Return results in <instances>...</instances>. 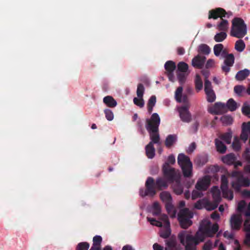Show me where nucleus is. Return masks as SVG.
<instances>
[{"instance_id": "obj_1", "label": "nucleus", "mask_w": 250, "mask_h": 250, "mask_svg": "<svg viewBox=\"0 0 250 250\" xmlns=\"http://www.w3.org/2000/svg\"><path fill=\"white\" fill-rule=\"evenodd\" d=\"M202 232L197 231L195 236L187 230H182L178 234V239L181 244L185 246V250H196L197 246L200 242L205 240V234L204 232V228Z\"/></svg>"}, {"instance_id": "obj_2", "label": "nucleus", "mask_w": 250, "mask_h": 250, "mask_svg": "<svg viewBox=\"0 0 250 250\" xmlns=\"http://www.w3.org/2000/svg\"><path fill=\"white\" fill-rule=\"evenodd\" d=\"M167 183L169 182L166 178L165 180L163 178L159 177L157 178L155 181L152 177H148L145 183L146 189L141 188L139 194L142 197L146 196L153 197L156 194V189L162 190L167 188Z\"/></svg>"}, {"instance_id": "obj_3", "label": "nucleus", "mask_w": 250, "mask_h": 250, "mask_svg": "<svg viewBox=\"0 0 250 250\" xmlns=\"http://www.w3.org/2000/svg\"><path fill=\"white\" fill-rule=\"evenodd\" d=\"M160 124V118L159 115L153 113L149 119H146V128L149 133L150 139L152 145L154 144L161 145L160 135L158 133L159 126Z\"/></svg>"}, {"instance_id": "obj_4", "label": "nucleus", "mask_w": 250, "mask_h": 250, "mask_svg": "<svg viewBox=\"0 0 250 250\" xmlns=\"http://www.w3.org/2000/svg\"><path fill=\"white\" fill-rule=\"evenodd\" d=\"M175 163V158L173 155H170L167 158V162L163 166L162 171L164 176L169 180L173 181L178 180L179 178L180 172L178 170L170 167L169 164H174Z\"/></svg>"}, {"instance_id": "obj_5", "label": "nucleus", "mask_w": 250, "mask_h": 250, "mask_svg": "<svg viewBox=\"0 0 250 250\" xmlns=\"http://www.w3.org/2000/svg\"><path fill=\"white\" fill-rule=\"evenodd\" d=\"M247 25L240 18H234L232 21L230 35L237 38H242L247 34Z\"/></svg>"}, {"instance_id": "obj_6", "label": "nucleus", "mask_w": 250, "mask_h": 250, "mask_svg": "<svg viewBox=\"0 0 250 250\" xmlns=\"http://www.w3.org/2000/svg\"><path fill=\"white\" fill-rule=\"evenodd\" d=\"M177 162L181 168L183 176L186 178L191 177L193 175L192 164L189 158L184 154H179Z\"/></svg>"}, {"instance_id": "obj_7", "label": "nucleus", "mask_w": 250, "mask_h": 250, "mask_svg": "<svg viewBox=\"0 0 250 250\" xmlns=\"http://www.w3.org/2000/svg\"><path fill=\"white\" fill-rule=\"evenodd\" d=\"M193 217V213L188 208L180 210L178 214V220L181 227L183 229H188L192 224L190 220Z\"/></svg>"}, {"instance_id": "obj_8", "label": "nucleus", "mask_w": 250, "mask_h": 250, "mask_svg": "<svg viewBox=\"0 0 250 250\" xmlns=\"http://www.w3.org/2000/svg\"><path fill=\"white\" fill-rule=\"evenodd\" d=\"M233 15L230 11L226 12L222 8H216L209 11L208 19H217L218 18H229Z\"/></svg>"}, {"instance_id": "obj_9", "label": "nucleus", "mask_w": 250, "mask_h": 250, "mask_svg": "<svg viewBox=\"0 0 250 250\" xmlns=\"http://www.w3.org/2000/svg\"><path fill=\"white\" fill-rule=\"evenodd\" d=\"M189 105H185L179 107L178 111L181 120L185 123H189L191 121V115L189 111Z\"/></svg>"}, {"instance_id": "obj_10", "label": "nucleus", "mask_w": 250, "mask_h": 250, "mask_svg": "<svg viewBox=\"0 0 250 250\" xmlns=\"http://www.w3.org/2000/svg\"><path fill=\"white\" fill-rule=\"evenodd\" d=\"M242 218L241 214H233L231 215L229 224L232 230H238L240 229L242 224Z\"/></svg>"}, {"instance_id": "obj_11", "label": "nucleus", "mask_w": 250, "mask_h": 250, "mask_svg": "<svg viewBox=\"0 0 250 250\" xmlns=\"http://www.w3.org/2000/svg\"><path fill=\"white\" fill-rule=\"evenodd\" d=\"M211 192L214 203H212L211 207L208 208L209 210L215 209L221 200V192L217 187L214 186L211 189Z\"/></svg>"}, {"instance_id": "obj_12", "label": "nucleus", "mask_w": 250, "mask_h": 250, "mask_svg": "<svg viewBox=\"0 0 250 250\" xmlns=\"http://www.w3.org/2000/svg\"><path fill=\"white\" fill-rule=\"evenodd\" d=\"M160 219L163 221L164 225L166 226L165 229L161 231L160 236L163 238H167L171 234L170 223L168 216L166 214H163L161 216Z\"/></svg>"}, {"instance_id": "obj_13", "label": "nucleus", "mask_w": 250, "mask_h": 250, "mask_svg": "<svg viewBox=\"0 0 250 250\" xmlns=\"http://www.w3.org/2000/svg\"><path fill=\"white\" fill-rule=\"evenodd\" d=\"M224 59V63L222 65L221 68L222 71L226 74L230 71L231 67L234 63V56L233 54H229L227 57Z\"/></svg>"}, {"instance_id": "obj_14", "label": "nucleus", "mask_w": 250, "mask_h": 250, "mask_svg": "<svg viewBox=\"0 0 250 250\" xmlns=\"http://www.w3.org/2000/svg\"><path fill=\"white\" fill-rule=\"evenodd\" d=\"M210 183V179L208 176L199 179L195 185V188L198 190L206 191Z\"/></svg>"}, {"instance_id": "obj_15", "label": "nucleus", "mask_w": 250, "mask_h": 250, "mask_svg": "<svg viewBox=\"0 0 250 250\" xmlns=\"http://www.w3.org/2000/svg\"><path fill=\"white\" fill-rule=\"evenodd\" d=\"M227 111L226 105L225 104L218 102L214 104L210 112L215 115H220L225 113Z\"/></svg>"}, {"instance_id": "obj_16", "label": "nucleus", "mask_w": 250, "mask_h": 250, "mask_svg": "<svg viewBox=\"0 0 250 250\" xmlns=\"http://www.w3.org/2000/svg\"><path fill=\"white\" fill-rule=\"evenodd\" d=\"M165 242L167 246L165 250H182L181 247L177 244L175 238H169Z\"/></svg>"}, {"instance_id": "obj_17", "label": "nucleus", "mask_w": 250, "mask_h": 250, "mask_svg": "<svg viewBox=\"0 0 250 250\" xmlns=\"http://www.w3.org/2000/svg\"><path fill=\"white\" fill-rule=\"evenodd\" d=\"M206 60V57L198 55L192 60V65L195 68L201 69L203 68Z\"/></svg>"}, {"instance_id": "obj_18", "label": "nucleus", "mask_w": 250, "mask_h": 250, "mask_svg": "<svg viewBox=\"0 0 250 250\" xmlns=\"http://www.w3.org/2000/svg\"><path fill=\"white\" fill-rule=\"evenodd\" d=\"M204 232L206 236L212 237L218 230L219 226L217 223L214 224L211 227L206 225L204 227Z\"/></svg>"}, {"instance_id": "obj_19", "label": "nucleus", "mask_w": 250, "mask_h": 250, "mask_svg": "<svg viewBox=\"0 0 250 250\" xmlns=\"http://www.w3.org/2000/svg\"><path fill=\"white\" fill-rule=\"evenodd\" d=\"M167 181L169 183H172L174 182H175V184H174L173 186V189L174 192L177 195H181L183 192V187L181 184V174L179 173V178L178 180H174L173 181L169 180L168 179H167Z\"/></svg>"}, {"instance_id": "obj_20", "label": "nucleus", "mask_w": 250, "mask_h": 250, "mask_svg": "<svg viewBox=\"0 0 250 250\" xmlns=\"http://www.w3.org/2000/svg\"><path fill=\"white\" fill-rule=\"evenodd\" d=\"M212 203L208 201L205 199H200L198 200L194 205V208L201 209L205 208L207 209L210 210L208 208L211 207Z\"/></svg>"}, {"instance_id": "obj_21", "label": "nucleus", "mask_w": 250, "mask_h": 250, "mask_svg": "<svg viewBox=\"0 0 250 250\" xmlns=\"http://www.w3.org/2000/svg\"><path fill=\"white\" fill-rule=\"evenodd\" d=\"M234 176H238L237 180L241 187H249L250 184L249 179L244 178L239 172L235 171L232 173Z\"/></svg>"}, {"instance_id": "obj_22", "label": "nucleus", "mask_w": 250, "mask_h": 250, "mask_svg": "<svg viewBox=\"0 0 250 250\" xmlns=\"http://www.w3.org/2000/svg\"><path fill=\"white\" fill-rule=\"evenodd\" d=\"M236 159V157L233 153L228 154L223 156L222 158V160L223 163L230 166L232 165Z\"/></svg>"}, {"instance_id": "obj_23", "label": "nucleus", "mask_w": 250, "mask_h": 250, "mask_svg": "<svg viewBox=\"0 0 250 250\" xmlns=\"http://www.w3.org/2000/svg\"><path fill=\"white\" fill-rule=\"evenodd\" d=\"M220 19L221 21L217 24L216 29L219 31L225 32L228 29L229 23L228 20L224 18H220Z\"/></svg>"}, {"instance_id": "obj_24", "label": "nucleus", "mask_w": 250, "mask_h": 250, "mask_svg": "<svg viewBox=\"0 0 250 250\" xmlns=\"http://www.w3.org/2000/svg\"><path fill=\"white\" fill-rule=\"evenodd\" d=\"M146 153L147 157L149 159L153 158L155 156V149L153 145L151 143H149L146 146Z\"/></svg>"}, {"instance_id": "obj_25", "label": "nucleus", "mask_w": 250, "mask_h": 250, "mask_svg": "<svg viewBox=\"0 0 250 250\" xmlns=\"http://www.w3.org/2000/svg\"><path fill=\"white\" fill-rule=\"evenodd\" d=\"M103 102L109 107H115L117 104V102L110 96H107L104 98Z\"/></svg>"}, {"instance_id": "obj_26", "label": "nucleus", "mask_w": 250, "mask_h": 250, "mask_svg": "<svg viewBox=\"0 0 250 250\" xmlns=\"http://www.w3.org/2000/svg\"><path fill=\"white\" fill-rule=\"evenodd\" d=\"M250 71L247 69L240 70L237 73L235 78L237 80L242 81L245 79L250 75Z\"/></svg>"}, {"instance_id": "obj_27", "label": "nucleus", "mask_w": 250, "mask_h": 250, "mask_svg": "<svg viewBox=\"0 0 250 250\" xmlns=\"http://www.w3.org/2000/svg\"><path fill=\"white\" fill-rule=\"evenodd\" d=\"M215 143L217 150L220 153L223 154L226 152L227 147L223 142L218 139L215 140Z\"/></svg>"}, {"instance_id": "obj_28", "label": "nucleus", "mask_w": 250, "mask_h": 250, "mask_svg": "<svg viewBox=\"0 0 250 250\" xmlns=\"http://www.w3.org/2000/svg\"><path fill=\"white\" fill-rule=\"evenodd\" d=\"M177 137L175 135H168L166 138L165 141L166 146L169 148L176 141Z\"/></svg>"}, {"instance_id": "obj_29", "label": "nucleus", "mask_w": 250, "mask_h": 250, "mask_svg": "<svg viewBox=\"0 0 250 250\" xmlns=\"http://www.w3.org/2000/svg\"><path fill=\"white\" fill-rule=\"evenodd\" d=\"M156 103V98L154 95L151 96L148 100L147 103V111L149 114H151L153 110V108Z\"/></svg>"}, {"instance_id": "obj_30", "label": "nucleus", "mask_w": 250, "mask_h": 250, "mask_svg": "<svg viewBox=\"0 0 250 250\" xmlns=\"http://www.w3.org/2000/svg\"><path fill=\"white\" fill-rule=\"evenodd\" d=\"M165 68L167 73L173 72L176 69V64L172 61H168L165 64Z\"/></svg>"}, {"instance_id": "obj_31", "label": "nucleus", "mask_w": 250, "mask_h": 250, "mask_svg": "<svg viewBox=\"0 0 250 250\" xmlns=\"http://www.w3.org/2000/svg\"><path fill=\"white\" fill-rule=\"evenodd\" d=\"M188 64L184 62H180L177 64V70L176 72L188 73Z\"/></svg>"}, {"instance_id": "obj_32", "label": "nucleus", "mask_w": 250, "mask_h": 250, "mask_svg": "<svg viewBox=\"0 0 250 250\" xmlns=\"http://www.w3.org/2000/svg\"><path fill=\"white\" fill-rule=\"evenodd\" d=\"M160 198L161 199V200L164 202L167 203L170 201H172V197L168 191H162L160 194Z\"/></svg>"}, {"instance_id": "obj_33", "label": "nucleus", "mask_w": 250, "mask_h": 250, "mask_svg": "<svg viewBox=\"0 0 250 250\" xmlns=\"http://www.w3.org/2000/svg\"><path fill=\"white\" fill-rule=\"evenodd\" d=\"M102 238L100 235H96L93 238V244L91 247L94 248H98L101 249V243L102 242Z\"/></svg>"}, {"instance_id": "obj_34", "label": "nucleus", "mask_w": 250, "mask_h": 250, "mask_svg": "<svg viewBox=\"0 0 250 250\" xmlns=\"http://www.w3.org/2000/svg\"><path fill=\"white\" fill-rule=\"evenodd\" d=\"M189 73H183L176 72L177 79L181 85H183L186 82L187 77Z\"/></svg>"}, {"instance_id": "obj_35", "label": "nucleus", "mask_w": 250, "mask_h": 250, "mask_svg": "<svg viewBox=\"0 0 250 250\" xmlns=\"http://www.w3.org/2000/svg\"><path fill=\"white\" fill-rule=\"evenodd\" d=\"M227 109L228 108L230 111H233L237 109V103L232 98L229 99L227 103Z\"/></svg>"}, {"instance_id": "obj_36", "label": "nucleus", "mask_w": 250, "mask_h": 250, "mask_svg": "<svg viewBox=\"0 0 250 250\" xmlns=\"http://www.w3.org/2000/svg\"><path fill=\"white\" fill-rule=\"evenodd\" d=\"M210 51L209 47L206 44H201L199 46L198 52L205 55H208Z\"/></svg>"}, {"instance_id": "obj_37", "label": "nucleus", "mask_w": 250, "mask_h": 250, "mask_svg": "<svg viewBox=\"0 0 250 250\" xmlns=\"http://www.w3.org/2000/svg\"><path fill=\"white\" fill-rule=\"evenodd\" d=\"M245 43L242 40H239L236 42L235 49L238 52H242L245 48Z\"/></svg>"}, {"instance_id": "obj_38", "label": "nucleus", "mask_w": 250, "mask_h": 250, "mask_svg": "<svg viewBox=\"0 0 250 250\" xmlns=\"http://www.w3.org/2000/svg\"><path fill=\"white\" fill-rule=\"evenodd\" d=\"M195 88L198 91L201 90L203 88V82L200 76L198 74H196L195 76Z\"/></svg>"}, {"instance_id": "obj_39", "label": "nucleus", "mask_w": 250, "mask_h": 250, "mask_svg": "<svg viewBox=\"0 0 250 250\" xmlns=\"http://www.w3.org/2000/svg\"><path fill=\"white\" fill-rule=\"evenodd\" d=\"M227 35L225 32L221 31L217 33L214 37V40L216 42H222L227 38Z\"/></svg>"}, {"instance_id": "obj_40", "label": "nucleus", "mask_w": 250, "mask_h": 250, "mask_svg": "<svg viewBox=\"0 0 250 250\" xmlns=\"http://www.w3.org/2000/svg\"><path fill=\"white\" fill-rule=\"evenodd\" d=\"M183 88L182 86L178 87L175 92V98L178 103L182 102V92Z\"/></svg>"}, {"instance_id": "obj_41", "label": "nucleus", "mask_w": 250, "mask_h": 250, "mask_svg": "<svg viewBox=\"0 0 250 250\" xmlns=\"http://www.w3.org/2000/svg\"><path fill=\"white\" fill-rule=\"evenodd\" d=\"M161 208L159 204L156 202L152 205V214L153 215L158 216L161 214Z\"/></svg>"}, {"instance_id": "obj_42", "label": "nucleus", "mask_w": 250, "mask_h": 250, "mask_svg": "<svg viewBox=\"0 0 250 250\" xmlns=\"http://www.w3.org/2000/svg\"><path fill=\"white\" fill-rule=\"evenodd\" d=\"M223 197L225 198L231 200L233 198V193L231 190L229 189L228 188H226V190H222Z\"/></svg>"}, {"instance_id": "obj_43", "label": "nucleus", "mask_w": 250, "mask_h": 250, "mask_svg": "<svg viewBox=\"0 0 250 250\" xmlns=\"http://www.w3.org/2000/svg\"><path fill=\"white\" fill-rule=\"evenodd\" d=\"M220 120L223 124L226 125H231L233 122L232 117L229 115L223 116L221 118Z\"/></svg>"}, {"instance_id": "obj_44", "label": "nucleus", "mask_w": 250, "mask_h": 250, "mask_svg": "<svg viewBox=\"0 0 250 250\" xmlns=\"http://www.w3.org/2000/svg\"><path fill=\"white\" fill-rule=\"evenodd\" d=\"M89 244L87 242H82L78 243L76 247V250H88Z\"/></svg>"}, {"instance_id": "obj_45", "label": "nucleus", "mask_w": 250, "mask_h": 250, "mask_svg": "<svg viewBox=\"0 0 250 250\" xmlns=\"http://www.w3.org/2000/svg\"><path fill=\"white\" fill-rule=\"evenodd\" d=\"M208 161V156L206 155L197 157L196 162L199 166H203Z\"/></svg>"}, {"instance_id": "obj_46", "label": "nucleus", "mask_w": 250, "mask_h": 250, "mask_svg": "<svg viewBox=\"0 0 250 250\" xmlns=\"http://www.w3.org/2000/svg\"><path fill=\"white\" fill-rule=\"evenodd\" d=\"M232 135L231 132H226L220 136L221 139L225 141L227 144H229L231 143Z\"/></svg>"}, {"instance_id": "obj_47", "label": "nucleus", "mask_w": 250, "mask_h": 250, "mask_svg": "<svg viewBox=\"0 0 250 250\" xmlns=\"http://www.w3.org/2000/svg\"><path fill=\"white\" fill-rule=\"evenodd\" d=\"M224 48V46L222 44L219 43L215 44L213 47V51L214 55L216 56H219L222 52Z\"/></svg>"}, {"instance_id": "obj_48", "label": "nucleus", "mask_w": 250, "mask_h": 250, "mask_svg": "<svg viewBox=\"0 0 250 250\" xmlns=\"http://www.w3.org/2000/svg\"><path fill=\"white\" fill-rule=\"evenodd\" d=\"M207 95V101L209 103H212L216 99V95L214 91H207L205 92Z\"/></svg>"}, {"instance_id": "obj_49", "label": "nucleus", "mask_w": 250, "mask_h": 250, "mask_svg": "<svg viewBox=\"0 0 250 250\" xmlns=\"http://www.w3.org/2000/svg\"><path fill=\"white\" fill-rule=\"evenodd\" d=\"M226 188H228V178L225 175H222L221 176V190H226Z\"/></svg>"}, {"instance_id": "obj_50", "label": "nucleus", "mask_w": 250, "mask_h": 250, "mask_svg": "<svg viewBox=\"0 0 250 250\" xmlns=\"http://www.w3.org/2000/svg\"><path fill=\"white\" fill-rule=\"evenodd\" d=\"M246 207V203L244 200H241L240 201L237 206V210L239 213V214H241L244 211Z\"/></svg>"}, {"instance_id": "obj_51", "label": "nucleus", "mask_w": 250, "mask_h": 250, "mask_svg": "<svg viewBox=\"0 0 250 250\" xmlns=\"http://www.w3.org/2000/svg\"><path fill=\"white\" fill-rule=\"evenodd\" d=\"M145 88L143 84L139 83L137 85V95L139 98H143Z\"/></svg>"}, {"instance_id": "obj_52", "label": "nucleus", "mask_w": 250, "mask_h": 250, "mask_svg": "<svg viewBox=\"0 0 250 250\" xmlns=\"http://www.w3.org/2000/svg\"><path fill=\"white\" fill-rule=\"evenodd\" d=\"M104 113L105 114V118L108 121H111L113 120L114 114L110 109L108 108L104 109Z\"/></svg>"}, {"instance_id": "obj_53", "label": "nucleus", "mask_w": 250, "mask_h": 250, "mask_svg": "<svg viewBox=\"0 0 250 250\" xmlns=\"http://www.w3.org/2000/svg\"><path fill=\"white\" fill-rule=\"evenodd\" d=\"M202 190H198L196 189L192 191L191 198L192 200H195L198 198H200L203 196Z\"/></svg>"}, {"instance_id": "obj_54", "label": "nucleus", "mask_w": 250, "mask_h": 250, "mask_svg": "<svg viewBox=\"0 0 250 250\" xmlns=\"http://www.w3.org/2000/svg\"><path fill=\"white\" fill-rule=\"evenodd\" d=\"M147 221L150 222V223L153 226H155L159 227H161L162 226V223L159 221H157L155 219L147 217Z\"/></svg>"}, {"instance_id": "obj_55", "label": "nucleus", "mask_w": 250, "mask_h": 250, "mask_svg": "<svg viewBox=\"0 0 250 250\" xmlns=\"http://www.w3.org/2000/svg\"><path fill=\"white\" fill-rule=\"evenodd\" d=\"M242 113L248 116L250 113V106L247 103L244 104L242 107Z\"/></svg>"}, {"instance_id": "obj_56", "label": "nucleus", "mask_w": 250, "mask_h": 250, "mask_svg": "<svg viewBox=\"0 0 250 250\" xmlns=\"http://www.w3.org/2000/svg\"><path fill=\"white\" fill-rule=\"evenodd\" d=\"M133 102L135 104L139 106L140 107H143L144 106V101L143 98H137L135 97L133 99Z\"/></svg>"}, {"instance_id": "obj_57", "label": "nucleus", "mask_w": 250, "mask_h": 250, "mask_svg": "<svg viewBox=\"0 0 250 250\" xmlns=\"http://www.w3.org/2000/svg\"><path fill=\"white\" fill-rule=\"evenodd\" d=\"M233 149L235 151H239L241 148V145L239 141L235 138L232 144Z\"/></svg>"}, {"instance_id": "obj_58", "label": "nucleus", "mask_w": 250, "mask_h": 250, "mask_svg": "<svg viewBox=\"0 0 250 250\" xmlns=\"http://www.w3.org/2000/svg\"><path fill=\"white\" fill-rule=\"evenodd\" d=\"M211 82L208 80H205V92L213 91Z\"/></svg>"}, {"instance_id": "obj_59", "label": "nucleus", "mask_w": 250, "mask_h": 250, "mask_svg": "<svg viewBox=\"0 0 250 250\" xmlns=\"http://www.w3.org/2000/svg\"><path fill=\"white\" fill-rule=\"evenodd\" d=\"M245 89V87L240 85H237L234 86V91L235 93L238 95H241L243 91Z\"/></svg>"}, {"instance_id": "obj_60", "label": "nucleus", "mask_w": 250, "mask_h": 250, "mask_svg": "<svg viewBox=\"0 0 250 250\" xmlns=\"http://www.w3.org/2000/svg\"><path fill=\"white\" fill-rule=\"evenodd\" d=\"M244 244L248 247H250V233H246Z\"/></svg>"}, {"instance_id": "obj_61", "label": "nucleus", "mask_w": 250, "mask_h": 250, "mask_svg": "<svg viewBox=\"0 0 250 250\" xmlns=\"http://www.w3.org/2000/svg\"><path fill=\"white\" fill-rule=\"evenodd\" d=\"M199 126V123L198 121L195 122L191 127V129L192 130V132L194 133H196L198 129V127Z\"/></svg>"}, {"instance_id": "obj_62", "label": "nucleus", "mask_w": 250, "mask_h": 250, "mask_svg": "<svg viewBox=\"0 0 250 250\" xmlns=\"http://www.w3.org/2000/svg\"><path fill=\"white\" fill-rule=\"evenodd\" d=\"M212 244L211 241H208L203 246V250H210L212 248Z\"/></svg>"}, {"instance_id": "obj_63", "label": "nucleus", "mask_w": 250, "mask_h": 250, "mask_svg": "<svg viewBox=\"0 0 250 250\" xmlns=\"http://www.w3.org/2000/svg\"><path fill=\"white\" fill-rule=\"evenodd\" d=\"M232 187L233 188H234L237 191L240 190L241 187V186L237 179L236 180V181L233 182L232 183Z\"/></svg>"}, {"instance_id": "obj_64", "label": "nucleus", "mask_w": 250, "mask_h": 250, "mask_svg": "<svg viewBox=\"0 0 250 250\" xmlns=\"http://www.w3.org/2000/svg\"><path fill=\"white\" fill-rule=\"evenodd\" d=\"M165 206L166 209L168 212L172 211L173 208V206L172 205V201L165 203Z\"/></svg>"}]
</instances>
